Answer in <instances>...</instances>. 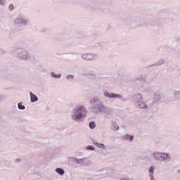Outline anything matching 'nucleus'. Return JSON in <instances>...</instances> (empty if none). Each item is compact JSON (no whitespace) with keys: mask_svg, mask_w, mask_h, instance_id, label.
Wrapping results in <instances>:
<instances>
[{"mask_svg":"<svg viewBox=\"0 0 180 180\" xmlns=\"http://www.w3.org/2000/svg\"><path fill=\"white\" fill-rule=\"evenodd\" d=\"M76 112L72 117L73 120H79V119H82L86 116V110H85V108L82 106H79L75 109Z\"/></svg>","mask_w":180,"mask_h":180,"instance_id":"f257e3e1","label":"nucleus"},{"mask_svg":"<svg viewBox=\"0 0 180 180\" xmlns=\"http://www.w3.org/2000/svg\"><path fill=\"white\" fill-rule=\"evenodd\" d=\"M154 155L155 158H156L157 160H158L160 157L163 158V160H167V158H168V154L167 153H155Z\"/></svg>","mask_w":180,"mask_h":180,"instance_id":"f03ea898","label":"nucleus"},{"mask_svg":"<svg viewBox=\"0 0 180 180\" xmlns=\"http://www.w3.org/2000/svg\"><path fill=\"white\" fill-rule=\"evenodd\" d=\"M30 98H31V102H37L39 98H37V96L36 95L33 94V93L30 92Z\"/></svg>","mask_w":180,"mask_h":180,"instance_id":"7ed1b4c3","label":"nucleus"},{"mask_svg":"<svg viewBox=\"0 0 180 180\" xmlns=\"http://www.w3.org/2000/svg\"><path fill=\"white\" fill-rule=\"evenodd\" d=\"M105 96H108V98H117V96H119V95L117 94H109L108 93H105Z\"/></svg>","mask_w":180,"mask_h":180,"instance_id":"20e7f679","label":"nucleus"},{"mask_svg":"<svg viewBox=\"0 0 180 180\" xmlns=\"http://www.w3.org/2000/svg\"><path fill=\"white\" fill-rule=\"evenodd\" d=\"M56 172L58 174H59L60 175H64V169H61V168H57L56 169Z\"/></svg>","mask_w":180,"mask_h":180,"instance_id":"39448f33","label":"nucleus"},{"mask_svg":"<svg viewBox=\"0 0 180 180\" xmlns=\"http://www.w3.org/2000/svg\"><path fill=\"white\" fill-rule=\"evenodd\" d=\"M89 127L90 129H95V127H96V124H95L94 122H91L89 123Z\"/></svg>","mask_w":180,"mask_h":180,"instance_id":"423d86ee","label":"nucleus"},{"mask_svg":"<svg viewBox=\"0 0 180 180\" xmlns=\"http://www.w3.org/2000/svg\"><path fill=\"white\" fill-rule=\"evenodd\" d=\"M51 75L53 78H60L61 77V75H56V73L52 72Z\"/></svg>","mask_w":180,"mask_h":180,"instance_id":"0eeeda50","label":"nucleus"},{"mask_svg":"<svg viewBox=\"0 0 180 180\" xmlns=\"http://www.w3.org/2000/svg\"><path fill=\"white\" fill-rule=\"evenodd\" d=\"M126 139H127V140H129V141H133L134 137H133V136L126 135Z\"/></svg>","mask_w":180,"mask_h":180,"instance_id":"6e6552de","label":"nucleus"},{"mask_svg":"<svg viewBox=\"0 0 180 180\" xmlns=\"http://www.w3.org/2000/svg\"><path fill=\"white\" fill-rule=\"evenodd\" d=\"M96 146L98 148H105V145L103 143H96Z\"/></svg>","mask_w":180,"mask_h":180,"instance_id":"1a4fd4ad","label":"nucleus"},{"mask_svg":"<svg viewBox=\"0 0 180 180\" xmlns=\"http://www.w3.org/2000/svg\"><path fill=\"white\" fill-rule=\"evenodd\" d=\"M18 109H21L22 110H23L25 109V106L20 103H18Z\"/></svg>","mask_w":180,"mask_h":180,"instance_id":"9d476101","label":"nucleus"},{"mask_svg":"<svg viewBox=\"0 0 180 180\" xmlns=\"http://www.w3.org/2000/svg\"><path fill=\"white\" fill-rule=\"evenodd\" d=\"M139 108H141V109H144V108H146V104L144 103H141L139 104Z\"/></svg>","mask_w":180,"mask_h":180,"instance_id":"9b49d317","label":"nucleus"},{"mask_svg":"<svg viewBox=\"0 0 180 180\" xmlns=\"http://www.w3.org/2000/svg\"><path fill=\"white\" fill-rule=\"evenodd\" d=\"M149 172H150L151 174H154V167H150L149 169Z\"/></svg>","mask_w":180,"mask_h":180,"instance_id":"f8f14e48","label":"nucleus"},{"mask_svg":"<svg viewBox=\"0 0 180 180\" xmlns=\"http://www.w3.org/2000/svg\"><path fill=\"white\" fill-rule=\"evenodd\" d=\"M87 150H95V148L92 146H88Z\"/></svg>","mask_w":180,"mask_h":180,"instance_id":"ddd939ff","label":"nucleus"},{"mask_svg":"<svg viewBox=\"0 0 180 180\" xmlns=\"http://www.w3.org/2000/svg\"><path fill=\"white\" fill-rule=\"evenodd\" d=\"M14 8H15V7L13 6V5L11 4V5L9 6V9H10V11H13Z\"/></svg>","mask_w":180,"mask_h":180,"instance_id":"4468645a","label":"nucleus"},{"mask_svg":"<svg viewBox=\"0 0 180 180\" xmlns=\"http://www.w3.org/2000/svg\"><path fill=\"white\" fill-rule=\"evenodd\" d=\"M4 4H5V1L4 0H0V5H4Z\"/></svg>","mask_w":180,"mask_h":180,"instance_id":"2eb2a0df","label":"nucleus"},{"mask_svg":"<svg viewBox=\"0 0 180 180\" xmlns=\"http://www.w3.org/2000/svg\"><path fill=\"white\" fill-rule=\"evenodd\" d=\"M115 130H119V126L118 125L115 126Z\"/></svg>","mask_w":180,"mask_h":180,"instance_id":"dca6fc26","label":"nucleus"},{"mask_svg":"<svg viewBox=\"0 0 180 180\" xmlns=\"http://www.w3.org/2000/svg\"><path fill=\"white\" fill-rule=\"evenodd\" d=\"M91 55L84 56V58H86L87 57H89Z\"/></svg>","mask_w":180,"mask_h":180,"instance_id":"f3484780","label":"nucleus"},{"mask_svg":"<svg viewBox=\"0 0 180 180\" xmlns=\"http://www.w3.org/2000/svg\"><path fill=\"white\" fill-rule=\"evenodd\" d=\"M150 177H151V180H154V176L150 175Z\"/></svg>","mask_w":180,"mask_h":180,"instance_id":"a211bd4d","label":"nucleus"},{"mask_svg":"<svg viewBox=\"0 0 180 180\" xmlns=\"http://www.w3.org/2000/svg\"><path fill=\"white\" fill-rule=\"evenodd\" d=\"M68 78H72V75L68 76Z\"/></svg>","mask_w":180,"mask_h":180,"instance_id":"6ab92c4d","label":"nucleus"}]
</instances>
